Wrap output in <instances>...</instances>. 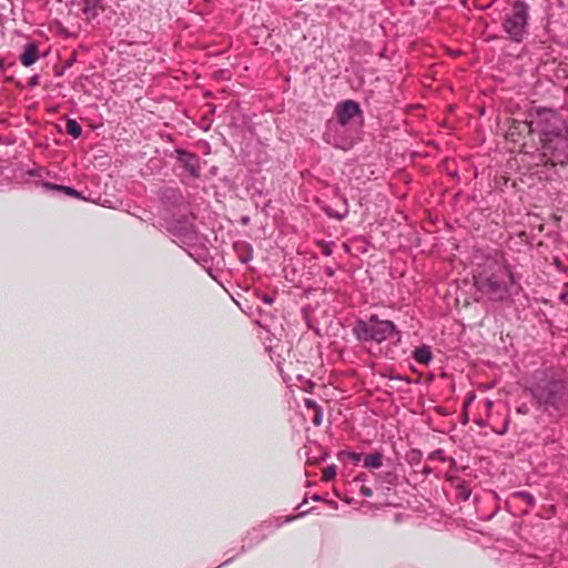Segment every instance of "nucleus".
<instances>
[{
	"mask_svg": "<svg viewBox=\"0 0 568 568\" xmlns=\"http://www.w3.org/2000/svg\"><path fill=\"white\" fill-rule=\"evenodd\" d=\"M513 498L514 499H520L523 500L524 503L527 504V506L529 507H532L535 505V498L534 496L528 493V491H524V490H519V491H515L513 494Z\"/></svg>",
	"mask_w": 568,
	"mask_h": 568,
	"instance_id": "obj_14",
	"label": "nucleus"
},
{
	"mask_svg": "<svg viewBox=\"0 0 568 568\" xmlns=\"http://www.w3.org/2000/svg\"><path fill=\"white\" fill-rule=\"evenodd\" d=\"M430 473H432L430 467L425 466V467L423 468V474L428 475V474H430Z\"/></svg>",
	"mask_w": 568,
	"mask_h": 568,
	"instance_id": "obj_24",
	"label": "nucleus"
},
{
	"mask_svg": "<svg viewBox=\"0 0 568 568\" xmlns=\"http://www.w3.org/2000/svg\"><path fill=\"white\" fill-rule=\"evenodd\" d=\"M304 404L307 408L313 409L314 413L317 412V409H322L321 406L312 398H305Z\"/></svg>",
	"mask_w": 568,
	"mask_h": 568,
	"instance_id": "obj_19",
	"label": "nucleus"
},
{
	"mask_svg": "<svg viewBox=\"0 0 568 568\" xmlns=\"http://www.w3.org/2000/svg\"><path fill=\"white\" fill-rule=\"evenodd\" d=\"M469 497V491L465 493V498Z\"/></svg>",
	"mask_w": 568,
	"mask_h": 568,
	"instance_id": "obj_27",
	"label": "nucleus"
},
{
	"mask_svg": "<svg viewBox=\"0 0 568 568\" xmlns=\"http://www.w3.org/2000/svg\"><path fill=\"white\" fill-rule=\"evenodd\" d=\"M265 302L270 304V303H272V300L268 297H265Z\"/></svg>",
	"mask_w": 568,
	"mask_h": 568,
	"instance_id": "obj_26",
	"label": "nucleus"
},
{
	"mask_svg": "<svg viewBox=\"0 0 568 568\" xmlns=\"http://www.w3.org/2000/svg\"><path fill=\"white\" fill-rule=\"evenodd\" d=\"M528 20V4L517 0L514 2L511 11L504 18L503 29L511 41L519 43L527 34Z\"/></svg>",
	"mask_w": 568,
	"mask_h": 568,
	"instance_id": "obj_5",
	"label": "nucleus"
},
{
	"mask_svg": "<svg viewBox=\"0 0 568 568\" xmlns=\"http://www.w3.org/2000/svg\"><path fill=\"white\" fill-rule=\"evenodd\" d=\"M349 457L352 458V460H353L355 464L359 463V462H361V459H362V455H361V454H358V453H354V452L349 453Z\"/></svg>",
	"mask_w": 568,
	"mask_h": 568,
	"instance_id": "obj_22",
	"label": "nucleus"
},
{
	"mask_svg": "<svg viewBox=\"0 0 568 568\" xmlns=\"http://www.w3.org/2000/svg\"><path fill=\"white\" fill-rule=\"evenodd\" d=\"M474 281L477 290L494 301H501L513 282L509 270L497 262L489 264V271L475 275Z\"/></svg>",
	"mask_w": 568,
	"mask_h": 568,
	"instance_id": "obj_2",
	"label": "nucleus"
},
{
	"mask_svg": "<svg viewBox=\"0 0 568 568\" xmlns=\"http://www.w3.org/2000/svg\"><path fill=\"white\" fill-rule=\"evenodd\" d=\"M362 491H363V494H364L365 496H371V495H372V490H371L369 488H367V489H364V488H363V489H362Z\"/></svg>",
	"mask_w": 568,
	"mask_h": 568,
	"instance_id": "obj_25",
	"label": "nucleus"
},
{
	"mask_svg": "<svg viewBox=\"0 0 568 568\" xmlns=\"http://www.w3.org/2000/svg\"><path fill=\"white\" fill-rule=\"evenodd\" d=\"M178 160L183 165V168L190 173L193 178L200 176V163L199 158L190 152L178 150Z\"/></svg>",
	"mask_w": 568,
	"mask_h": 568,
	"instance_id": "obj_9",
	"label": "nucleus"
},
{
	"mask_svg": "<svg viewBox=\"0 0 568 568\" xmlns=\"http://www.w3.org/2000/svg\"><path fill=\"white\" fill-rule=\"evenodd\" d=\"M334 113V121L348 126H354V120L362 116L359 104L353 100H345L338 103Z\"/></svg>",
	"mask_w": 568,
	"mask_h": 568,
	"instance_id": "obj_8",
	"label": "nucleus"
},
{
	"mask_svg": "<svg viewBox=\"0 0 568 568\" xmlns=\"http://www.w3.org/2000/svg\"><path fill=\"white\" fill-rule=\"evenodd\" d=\"M67 132L73 136L79 138L82 133L81 125L75 120H68L67 122Z\"/></svg>",
	"mask_w": 568,
	"mask_h": 568,
	"instance_id": "obj_15",
	"label": "nucleus"
},
{
	"mask_svg": "<svg viewBox=\"0 0 568 568\" xmlns=\"http://www.w3.org/2000/svg\"><path fill=\"white\" fill-rule=\"evenodd\" d=\"M530 131L537 132L540 143L568 131V123L557 111L539 109L529 123Z\"/></svg>",
	"mask_w": 568,
	"mask_h": 568,
	"instance_id": "obj_3",
	"label": "nucleus"
},
{
	"mask_svg": "<svg viewBox=\"0 0 568 568\" xmlns=\"http://www.w3.org/2000/svg\"><path fill=\"white\" fill-rule=\"evenodd\" d=\"M383 465V455L378 452L367 455L364 458V467L379 468Z\"/></svg>",
	"mask_w": 568,
	"mask_h": 568,
	"instance_id": "obj_13",
	"label": "nucleus"
},
{
	"mask_svg": "<svg viewBox=\"0 0 568 568\" xmlns=\"http://www.w3.org/2000/svg\"><path fill=\"white\" fill-rule=\"evenodd\" d=\"M354 335L357 339L382 343L394 334H398L395 324L392 321L379 320L377 315H371L367 321H358L354 328Z\"/></svg>",
	"mask_w": 568,
	"mask_h": 568,
	"instance_id": "obj_4",
	"label": "nucleus"
},
{
	"mask_svg": "<svg viewBox=\"0 0 568 568\" xmlns=\"http://www.w3.org/2000/svg\"><path fill=\"white\" fill-rule=\"evenodd\" d=\"M44 187L49 189V190L62 191L65 194L71 195L73 197H79L80 196L78 191L72 189V187H70V186H60V185H55V184H51V183H44Z\"/></svg>",
	"mask_w": 568,
	"mask_h": 568,
	"instance_id": "obj_16",
	"label": "nucleus"
},
{
	"mask_svg": "<svg viewBox=\"0 0 568 568\" xmlns=\"http://www.w3.org/2000/svg\"><path fill=\"white\" fill-rule=\"evenodd\" d=\"M414 359L419 364H428L432 361V353L428 347L422 346L415 349Z\"/></svg>",
	"mask_w": 568,
	"mask_h": 568,
	"instance_id": "obj_12",
	"label": "nucleus"
},
{
	"mask_svg": "<svg viewBox=\"0 0 568 568\" xmlns=\"http://www.w3.org/2000/svg\"><path fill=\"white\" fill-rule=\"evenodd\" d=\"M336 476V467L334 465L332 466H327L324 470H323V480L324 481H329L332 480L334 477Z\"/></svg>",
	"mask_w": 568,
	"mask_h": 568,
	"instance_id": "obj_17",
	"label": "nucleus"
},
{
	"mask_svg": "<svg viewBox=\"0 0 568 568\" xmlns=\"http://www.w3.org/2000/svg\"><path fill=\"white\" fill-rule=\"evenodd\" d=\"M324 273H325L328 277H332V276H334V274H335L334 270H333L331 266H326V267L324 268Z\"/></svg>",
	"mask_w": 568,
	"mask_h": 568,
	"instance_id": "obj_23",
	"label": "nucleus"
},
{
	"mask_svg": "<svg viewBox=\"0 0 568 568\" xmlns=\"http://www.w3.org/2000/svg\"><path fill=\"white\" fill-rule=\"evenodd\" d=\"M429 459H437V460H440V462H445L446 460V457H445V453L444 450L442 449H437L435 452H433L430 455H429Z\"/></svg>",
	"mask_w": 568,
	"mask_h": 568,
	"instance_id": "obj_18",
	"label": "nucleus"
},
{
	"mask_svg": "<svg viewBox=\"0 0 568 568\" xmlns=\"http://www.w3.org/2000/svg\"><path fill=\"white\" fill-rule=\"evenodd\" d=\"M38 60V45L34 42H30L24 47L23 53L20 57V61L24 67H30Z\"/></svg>",
	"mask_w": 568,
	"mask_h": 568,
	"instance_id": "obj_10",
	"label": "nucleus"
},
{
	"mask_svg": "<svg viewBox=\"0 0 568 568\" xmlns=\"http://www.w3.org/2000/svg\"><path fill=\"white\" fill-rule=\"evenodd\" d=\"M322 253L325 255V256H331L333 251H332V247L329 244H323L322 245Z\"/></svg>",
	"mask_w": 568,
	"mask_h": 568,
	"instance_id": "obj_21",
	"label": "nucleus"
},
{
	"mask_svg": "<svg viewBox=\"0 0 568 568\" xmlns=\"http://www.w3.org/2000/svg\"><path fill=\"white\" fill-rule=\"evenodd\" d=\"M103 10V0H83V13L88 18H95Z\"/></svg>",
	"mask_w": 568,
	"mask_h": 568,
	"instance_id": "obj_11",
	"label": "nucleus"
},
{
	"mask_svg": "<svg viewBox=\"0 0 568 568\" xmlns=\"http://www.w3.org/2000/svg\"><path fill=\"white\" fill-rule=\"evenodd\" d=\"M323 140L335 148L349 150L354 145L355 128L329 119L325 125Z\"/></svg>",
	"mask_w": 568,
	"mask_h": 568,
	"instance_id": "obj_6",
	"label": "nucleus"
},
{
	"mask_svg": "<svg viewBox=\"0 0 568 568\" xmlns=\"http://www.w3.org/2000/svg\"><path fill=\"white\" fill-rule=\"evenodd\" d=\"M520 413H525L526 410L524 408L518 409Z\"/></svg>",
	"mask_w": 568,
	"mask_h": 568,
	"instance_id": "obj_28",
	"label": "nucleus"
},
{
	"mask_svg": "<svg viewBox=\"0 0 568 568\" xmlns=\"http://www.w3.org/2000/svg\"><path fill=\"white\" fill-rule=\"evenodd\" d=\"M530 393L546 412H561L568 406V388L561 381L541 378L530 387Z\"/></svg>",
	"mask_w": 568,
	"mask_h": 568,
	"instance_id": "obj_1",
	"label": "nucleus"
},
{
	"mask_svg": "<svg viewBox=\"0 0 568 568\" xmlns=\"http://www.w3.org/2000/svg\"><path fill=\"white\" fill-rule=\"evenodd\" d=\"M541 155L551 166L568 164V131L541 142Z\"/></svg>",
	"mask_w": 568,
	"mask_h": 568,
	"instance_id": "obj_7",
	"label": "nucleus"
},
{
	"mask_svg": "<svg viewBox=\"0 0 568 568\" xmlns=\"http://www.w3.org/2000/svg\"><path fill=\"white\" fill-rule=\"evenodd\" d=\"M322 420H323V410L317 409V412H315V416L313 418V424L315 426H320L322 424Z\"/></svg>",
	"mask_w": 568,
	"mask_h": 568,
	"instance_id": "obj_20",
	"label": "nucleus"
}]
</instances>
